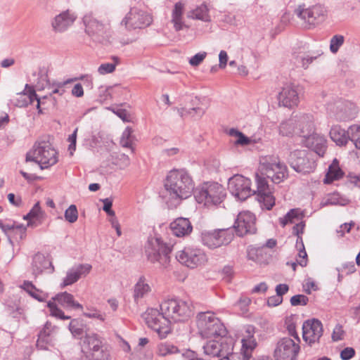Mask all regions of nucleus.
I'll return each mask as SVG.
<instances>
[{"mask_svg": "<svg viewBox=\"0 0 360 360\" xmlns=\"http://www.w3.org/2000/svg\"><path fill=\"white\" fill-rule=\"evenodd\" d=\"M255 181L257 191H253L251 188L250 179L240 174H236L229 179L228 189L233 195L241 201L256 194L257 200L262 209L271 210L275 205V197L273 195V192L266 178L257 173Z\"/></svg>", "mask_w": 360, "mask_h": 360, "instance_id": "1", "label": "nucleus"}, {"mask_svg": "<svg viewBox=\"0 0 360 360\" xmlns=\"http://www.w3.org/2000/svg\"><path fill=\"white\" fill-rule=\"evenodd\" d=\"M165 189L176 206L183 199L188 198L193 191L194 183L188 172L184 169L171 170L165 182Z\"/></svg>", "mask_w": 360, "mask_h": 360, "instance_id": "2", "label": "nucleus"}, {"mask_svg": "<svg viewBox=\"0 0 360 360\" xmlns=\"http://www.w3.org/2000/svg\"><path fill=\"white\" fill-rule=\"evenodd\" d=\"M196 324L200 335L204 338H220L221 340L227 333L224 323L210 311L199 313Z\"/></svg>", "mask_w": 360, "mask_h": 360, "instance_id": "3", "label": "nucleus"}, {"mask_svg": "<svg viewBox=\"0 0 360 360\" xmlns=\"http://www.w3.org/2000/svg\"><path fill=\"white\" fill-rule=\"evenodd\" d=\"M26 162H34L41 169H47L57 163L58 153L49 142H36L27 152Z\"/></svg>", "mask_w": 360, "mask_h": 360, "instance_id": "4", "label": "nucleus"}, {"mask_svg": "<svg viewBox=\"0 0 360 360\" xmlns=\"http://www.w3.org/2000/svg\"><path fill=\"white\" fill-rule=\"evenodd\" d=\"M160 307L162 314L169 321V326L172 322L184 321L191 315L190 304L179 298L165 300Z\"/></svg>", "mask_w": 360, "mask_h": 360, "instance_id": "5", "label": "nucleus"}, {"mask_svg": "<svg viewBox=\"0 0 360 360\" xmlns=\"http://www.w3.org/2000/svg\"><path fill=\"white\" fill-rule=\"evenodd\" d=\"M172 247L164 243L160 238L149 237L145 246L148 259L152 263L166 266L170 261Z\"/></svg>", "mask_w": 360, "mask_h": 360, "instance_id": "6", "label": "nucleus"}, {"mask_svg": "<svg viewBox=\"0 0 360 360\" xmlns=\"http://www.w3.org/2000/svg\"><path fill=\"white\" fill-rule=\"evenodd\" d=\"M224 188L218 183H205L194 191V197L200 204L206 207L217 205L224 199Z\"/></svg>", "mask_w": 360, "mask_h": 360, "instance_id": "7", "label": "nucleus"}, {"mask_svg": "<svg viewBox=\"0 0 360 360\" xmlns=\"http://www.w3.org/2000/svg\"><path fill=\"white\" fill-rule=\"evenodd\" d=\"M261 176L271 179L274 184H279L288 177V168L277 157L266 156L260 160Z\"/></svg>", "mask_w": 360, "mask_h": 360, "instance_id": "8", "label": "nucleus"}, {"mask_svg": "<svg viewBox=\"0 0 360 360\" xmlns=\"http://www.w3.org/2000/svg\"><path fill=\"white\" fill-rule=\"evenodd\" d=\"M82 351L89 360H108L110 351L98 335L91 333L84 337Z\"/></svg>", "mask_w": 360, "mask_h": 360, "instance_id": "9", "label": "nucleus"}, {"mask_svg": "<svg viewBox=\"0 0 360 360\" xmlns=\"http://www.w3.org/2000/svg\"><path fill=\"white\" fill-rule=\"evenodd\" d=\"M85 32L91 39L98 43H103L111 35L110 25L108 22H103L96 18L91 14L83 17Z\"/></svg>", "mask_w": 360, "mask_h": 360, "instance_id": "10", "label": "nucleus"}, {"mask_svg": "<svg viewBox=\"0 0 360 360\" xmlns=\"http://www.w3.org/2000/svg\"><path fill=\"white\" fill-rule=\"evenodd\" d=\"M290 167L297 172L304 174L314 171L316 160L313 152L306 150H297L290 153Z\"/></svg>", "mask_w": 360, "mask_h": 360, "instance_id": "11", "label": "nucleus"}, {"mask_svg": "<svg viewBox=\"0 0 360 360\" xmlns=\"http://www.w3.org/2000/svg\"><path fill=\"white\" fill-rule=\"evenodd\" d=\"M231 228L204 231L201 233V240L204 245L210 249L229 245L233 239Z\"/></svg>", "mask_w": 360, "mask_h": 360, "instance_id": "12", "label": "nucleus"}, {"mask_svg": "<svg viewBox=\"0 0 360 360\" xmlns=\"http://www.w3.org/2000/svg\"><path fill=\"white\" fill-rule=\"evenodd\" d=\"M153 22L152 15L146 11L134 7L121 21L127 30H135L144 29L148 27Z\"/></svg>", "mask_w": 360, "mask_h": 360, "instance_id": "13", "label": "nucleus"}, {"mask_svg": "<svg viewBox=\"0 0 360 360\" xmlns=\"http://www.w3.org/2000/svg\"><path fill=\"white\" fill-rule=\"evenodd\" d=\"M143 319L148 326L157 332L160 338H165L171 332L169 322L162 312L158 309L149 308L143 314Z\"/></svg>", "mask_w": 360, "mask_h": 360, "instance_id": "14", "label": "nucleus"}, {"mask_svg": "<svg viewBox=\"0 0 360 360\" xmlns=\"http://www.w3.org/2000/svg\"><path fill=\"white\" fill-rule=\"evenodd\" d=\"M300 350L298 342L290 338H283L276 343L273 356L275 360H295Z\"/></svg>", "mask_w": 360, "mask_h": 360, "instance_id": "15", "label": "nucleus"}, {"mask_svg": "<svg viewBox=\"0 0 360 360\" xmlns=\"http://www.w3.org/2000/svg\"><path fill=\"white\" fill-rule=\"evenodd\" d=\"M296 15L309 26L323 22L326 17V10L321 5H315L306 8L300 5L295 11Z\"/></svg>", "mask_w": 360, "mask_h": 360, "instance_id": "16", "label": "nucleus"}, {"mask_svg": "<svg viewBox=\"0 0 360 360\" xmlns=\"http://www.w3.org/2000/svg\"><path fill=\"white\" fill-rule=\"evenodd\" d=\"M176 259L185 266L193 269L204 264L207 257L203 250L196 248L188 247L176 255Z\"/></svg>", "mask_w": 360, "mask_h": 360, "instance_id": "17", "label": "nucleus"}, {"mask_svg": "<svg viewBox=\"0 0 360 360\" xmlns=\"http://www.w3.org/2000/svg\"><path fill=\"white\" fill-rule=\"evenodd\" d=\"M255 221V216L252 212H240L233 224L237 236L243 237L248 233H255L256 231Z\"/></svg>", "mask_w": 360, "mask_h": 360, "instance_id": "18", "label": "nucleus"}, {"mask_svg": "<svg viewBox=\"0 0 360 360\" xmlns=\"http://www.w3.org/2000/svg\"><path fill=\"white\" fill-rule=\"evenodd\" d=\"M278 103L285 108H292L300 102L299 86L294 84H285L278 95Z\"/></svg>", "mask_w": 360, "mask_h": 360, "instance_id": "19", "label": "nucleus"}, {"mask_svg": "<svg viewBox=\"0 0 360 360\" xmlns=\"http://www.w3.org/2000/svg\"><path fill=\"white\" fill-rule=\"evenodd\" d=\"M323 335L322 323L316 319L307 320L302 325V336L309 345L319 342Z\"/></svg>", "mask_w": 360, "mask_h": 360, "instance_id": "20", "label": "nucleus"}, {"mask_svg": "<svg viewBox=\"0 0 360 360\" xmlns=\"http://www.w3.org/2000/svg\"><path fill=\"white\" fill-rule=\"evenodd\" d=\"M203 349L205 354L207 356L212 357L224 356L229 359V355L231 354V351H233V347L226 342L210 340L203 346Z\"/></svg>", "mask_w": 360, "mask_h": 360, "instance_id": "21", "label": "nucleus"}, {"mask_svg": "<svg viewBox=\"0 0 360 360\" xmlns=\"http://www.w3.org/2000/svg\"><path fill=\"white\" fill-rule=\"evenodd\" d=\"M92 266L89 264H80L73 266L68 270L65 277L60 284L61 288L72 285L80 278L86 276L91 271Z\"/></svg>", "mask_w": 360, "mask_h": 360, "instance_id": "22", "label": "nucleus"}, {"mask_svg": "<svg viewBox=\"0 0 360 360\" xmlns=\"http://www.w3.org/2000/svg\"><path fill=\"white\" fill-rule=\"evenodd\" d=\"M255 328L252 326H248L243 335L241 340L242 347L240 355L243 356V360H250L252 357V353L256 348L257 343L254 337Z\"/></svg>", "mask_w": 360, "mask_h": 360, "instance_id": "23", "label": "nucleus"}, {"mask_svg": "<svg viewBox=\"0 0 360 360\" xmlns=\"http://www.w3.org/2000/svg\"><path fill=\"white\" fill-rule=\"evenodd\" d=\"M302 141L304 146L311 150L309 152L316 153L319 156H323L325 153L326 141L323 136L313 132L302 138Z\"/></svg>", "mask_w": 360, "mask_h": 360, "instance_id": "24", "label": "nucleus"}, {"mask_svg": "<svg viewBox=\"0 0 360 360\" xmlns=\"http://www.w3.org/2000/svg\"><path fill=\"white\" fill-rule=\"evenodd\" d=\"M76 18V15L69 10L63 11L52 20V29L56 32H63L74 23Z\"/></svg>", "mask_w": 360, "mask_h": 360, "instance_id": "25", "label": "nucleus"}, {"mask_svg": "<svg viewBox=\"0 0 360 360\" xmlns=\"http://www.w3.org/2000/svg\"><path fill=\"white\" fill-rule=\"evenodd\" d=\"M31 269L32 274L34 278H37L46 271L50 274L54 271V267L49 259L41 253H37L34 255Z\"/></svg>", "mask_w": 360, "mask_h": 360, "instance_id": "26", "label": "nucleus"}, {"mask_svg": "<svg viewBox=\"0 0 360 360\" xmlns=\"http://www.w3.org/2000/svg\"><path fill=\"white\" fill-rule=\"evenodd\" d=\"M172 233L177 237L188 236L193 231V226L188 218L178 217L170 224Z\"/></svg>", "mask_w": 360, "mask_h": 360, "instance_id": "27", "label": "nucleus"}, {"mask_svg": "<svg viewBox=\"0 0 360 360\" xmlns=\"http://www.w3.org/2000/svg\"><path fill=\"white\" fill-rule=\"evenodd\" d=\"M297 120V132L302 138L314 132V119L311 114H304L299 117L295 116Z\"/></svg>", "mask_w": 360, "mask_h": 360, "instance_id": "28", "label": "nucleus"}, {"mask_svg": "<svg viewBox=\"0 0 360 360\" xmlns=\"http://www.w3.org/2000/svg\"><path fill=\"white\" fill-rule=\"evenodd\" d=\"M184 8L185 4L181 1H178L174 4L172 11L171 22L176 32L188 27L184 21Z\"/></svg>", "mask_w": 360, "mask_h": 360, "instance_id": "29", "label": "nucleus"}, {"mask_svg": "<svg viewBox=\"0 0 360 360\" xmlns=\"http://www.w3.org/2000/svg\"><path fill=\"white\" fill-rule=\"evenodd\" d=\"M331 140L339 146H345L350 141V134L348 129L345 130L339 125H334L329 132Z\"/></svg>", "mask_w": 360, "mask_h": 360, "instance_id": "30", "label": "nucleus"}, {"mask_svg": "<svg viewBox=\"0 0 360 360\" xmlns=\"http://www.w3.org/2000/svg\"><path fill=\"white\" fill-rule=\"evenodd\" d=\"M53 300L64 308L83 309V306L75 300L72 295L67 292L57 294Z\"/></svg>", "mask_w": 360, "mask_h": 360, "instance_id": "31", "label": "nucleus"}, {"mask_svg": "<svg viewBox=\"0 0 360 360\" xmlns=\"http://www.w3.org/2000/svg\"><path fill=\"white\" fill-rule=\"evenodd\" d=\"M151 288L145 277L139 278L134 288V299L136 302L144 298L150 292Z\"/></svg>", "mask_w": 360, "mask_h": 360, "instance_id": "32", "label": "nucleus"}, {"mask_svg": "<svg viewBox=\"0 0 360 360\" xmlns=\"http://www.w3.org/2000/svg\"><path fill=\"white\" fill-rule=\"evenodd\" d=\"M297 120L296 117H291L289 119L283 121L278 127L279 134L283 136H291L297 132Z\"/></svg>", "mask_w": 360, "mask_h": 360, "instance_id": "33", "label": "nucleus"}, {"mask_svg": "<svg viewBox=\"0 0 360 360\" xmlns=\"http://www.w3.org/2000/svg\"><path fill=\"white\" fill-rule=\"evenodd\" d=\"M187 17L193 20H199L203 22L211 21V18L209 15V9L205 4L188 12Z\"/></svg>", "mask_w": 360, "mask_h": 360, "instance_id": "34", "label": "nucleus"}, {"mask_svg": "<svg viewBox=\"0 0 360 360\" xmlns=\"http://www.w3.org/2000/svg\"><path fill=\"white\" fill-rule=\"evenodd\" d=\"M228 134L230 136L236 138V140L234 141V145L236 146H246L258 142V140L246 136L243 132L235 128L230 129L228 131Z\"/></svg>", "mask_w": 360, "mask_h": 360, "instance_id": "35", "label": "nucleus"}, {"mask_svg": "<svg viewBox=\"0 0 360 360\" xmlns=\"http://www.w3.org/2000/svg\"><path fill=\"white\" fill-rule=\"evenodd\" d=\"M342 175L343 172L340 169L338 160L335 159L329 166L323 181L325 184H328L333 181L340 179Z\"/></svg>", "mask_w": 360, "mask_h": 360, "instance_id": "36", "label": "nucleus"}, {"mask_svg": "<svg viewBox=\"0 0 360 360\" xmlns=\"http://www.w3.org/2000/svg\"><path fill=\"white\" fill-rule=\"evenodd\" d=\"M20 288L26 291L35 300L43 302L46 298V295L41 290L37 288L31 281H25Z\"/></svg>", "mask_w": 360, "mask_h": 360, "instance_id": "37", "label": "nucleus"}, {"mask_svg": "<svg viewBox=\"0 0 360 360\" xmlns=\"http://www.w3.org/2000/svg\"><path fill=\"white\" fill-rule=\"evenodd\" d=\"M132 133V129L127 127L122 132L120 139V145L122 148H129L131 153H134L135 150L134 147L135 137Z\"/></svg>", "mask_w": 360, "mask_h": 360, "instance_id": "38", "label": "nucleus"}, {"mask_svg": "<svg viewBox=\"0 0 360 360\" xmlns=\"http://www.w3.org/2000/svg\"><path fill=\"white\" fill-rule=\"evenodd\" d=\"M302 218L299 209H291L283 217L280 218V224L285 226L288 224L298 223Z\"/></svg>", "mask_w": 360, "mask_h": 360, "instance_id": "39", "label": "nucleus"}, {"mask_svg": "<svg viewBox=\"0 0 360 360\" xmlns=\"http://www.w3.org/2000/svg\"><path fill=\"white\" fill-rule=\"evenodd\" d=\"M179 349L168 342H162L158 345L156 353L160 356H166L167 355L179 353Z\"/></svg>", "mask_w": 360, "mask_h": 360, "instance_id": "40", "label": "nucleus"}, {"mask_svg": "<svg viewBox=\"0 0 360 360\" xmlns=\"http://www.w3.org/2000/svg\"><path fill=\"white\" fill-rule=\"evenodd\" d=\"M348 133L350 134V141L354 147L360 150V124H352L348 127Z\"/></svg>", "mask_w": 360, "mask_h": 360, "instance_id": "41", "label": "nucleus"}, {"mask_svg": "<svg viewBox=\"0 0 360 360\" xmlns=\"http://www.w3.org/2000/svg\"><path fill=\"white\" fill-rule=\"evenodd\" d=\"M347 203L346 200L342 199L338 193H334L329 194L325 200L321 202V206L327 205H345Z\"/></svg>", "mask_w": 360, "mask_h": 360, "instance_id": "42", "label": "nucleus"}, {"mask_svg": "<svg viewBox=\"0 0 360 360\" xmlns=\"http://www.w3.org/2000/svg\"><path fill=\"white\" fill-rule=\"evenodd\" d=\"M263 252V247H255L253 245H250L247 249V257L248 259L253 262H260Z\"/></svg>", "mask_w": 360, "mask_h": 360, "instance_id": "43", "label": "nucleus"}, {"mask_svg": "<svg viewBox=\"0 0 360 360\" xmlns=\"http://www.w3.org/2000/svg\"><path fill=\"white\" fill-rule=\"evenodd\" d=\"M114 63H102L98 68V72L100 75H106L112 73L115 71V67L120 63V59L117 56L112 58Z\"/></svg>", "mask_w": 360, "mask_h": 360, "instance_id": "44", "label": "nucleus"}, {"mask_svg": "<svg viewBox=\"0 0 360 360\" xmlns=\"http://www.w3.org/2000/svg\"><path fill=\"white\" fill-rule=\"evenodd\" d=\"M41 214V207L39 205V202H37L33 207L31 209V210L23 217V219L25 220H27V226H32L33 222L32 219H38L40 217V215Z\"/></svg>", "mask_w": 360, "mask_h": 360, "instance_id": "45", "label": "nucleus"}, {"mask_svg": "<svg viewBox=\"0 0 360 360\" xmlns=\"http://www.w3.org/2000/svg\"><path fill=\"white\" fill-rule=\"evenodd\" d=\"M50 333L45 330L40 331L37 341V347L39 349H48V345L51 343Z\"/></svg>", "mask_w": 360, "mask_h": 360, "instance_id": "46", "label": "nucleus"}, {"mask_svg": "<svg viewBox=\"0 0 360 360\" xmlns=\"http://www.w3.org/2000/svg\"><path fill=\"white\" fill-rule=\"evenodd\" d=\"M20 98H25V101L21 103V105H28L30 104L33 103L34 101L37 102V108L39 109V112H41V110L40 109L41 100L35 93V91H32L29 93V94H26L24 93L20 94Z\"/></svg>", "mask_w": 360, "mask_h": 360, "instance_id": "47", "label": "nucleus"}, {"mask_svg": "<svg viewBox=\"0 0 360 360\" xmlns=\"http://www.w3.org/2000/svg\"><path fill=\"white\" fill-rule=\"evenodd\" d=\"M50 309L51 315L62 320H68L70 316L65 315L64 312L59 309L55 302H49L47 304Z\"/></svg>", "mask_w": 360, "mask_h": 360, "instance_id": "48", "label": "nucleus"}, {"mask_svg": "<svg viewBox=\"0 0 360 360\" xmlns=\"http://www.w3.org/2000/svg\"><path fill=\"white\" fill-rule=\"evenodd\" d=\"M345 41V37L340 34L334 35L330 41V50L332 53H335L338 51L340 46Z\"/></svg>", "mask_w": 360, "mask_h": 360, "instance_id": "49", "label": "nucleus"}, {"mask_svg": "<svg viewBox=\"0 0 360 360\" xmlns=\"http://www.w3.org/2000/svg\"><path fill=\"white\" fill-rule=\"evenodd\" d=\"M84 316L90 319H97L100 321H103L105 320L104 316L101 311L93 307H86V311L83 313Z\"/></svg>", "mask_w": 360, "mask_h": 360, "instance_id": "50", "label": "nucleus"}, {"mask_svg": "<svg viewBox=\"0 0 360 360\" xmlns=\"http://www.w3.org/2000/svg\"><path fill=\"white\" fill-rule=\"evenodd\" d=\"M114 161L115 164L122 169L129 167L131 162L129 156L124 153H118Z\"/></svg>", "mask_w": 360, "mask_h": 360, "instance_id": "51", "label": "nucleus"}, {"mask_svg": "<svg viewBox=\"0 0 360 360\" xmlns=\"http://www.w3.org/2000/svg\"><path fill=\"white\" fill-rule=\"evenodd\" d=\"M65 219L70 223L75 222L78 219V212L76 205H71L65 212Z\"/></svg>", "mask_w": 360, "mask_h": 360, "instance_id": "52", "label": "nucleus"}, {"mask_svg": "<svg viewBox=\"0 0 360 360\" xmlns=\"http://www.w3.org/2000/svg\"><path fill=\"white\" fill-rule=\"evenodd\" d=\"M77 80V77L68 79L64 82H57L53 84V89L52 90L53 94H58L62 96L65 93L64 86L72 82H74Z\"/></svg>", "mask_w": 360, "mask_h": 360, "instance_id": "53", "label": "nucleus"}, {"mask_svg": "<svg viewBox=\"0 0 360 360\" xmlns=\"http://www.w3.org/2000/svg\"><path fill=\"white\" fill-rule=\"evenodd\" d=\"M69 330L74 336L82 335L83 328L81 321L79 319H72L69 324Z\"/></svg>", "mask_w": 360, "mask_h": 360, "instance_id": "54", "label": "nucleus"}, {"mask_svg": "<svg viewBox=\"0 0 360 360\" xmlns=\"http://www.w3.org/2000/svg\"><path fill=\"white\" fill-rule=\"evenodd\" d=\"M179 111L181 117H184L186 115H191L192 116L197 115L198 117H202L205 113V110L200 107L192 108L188 110L181 108Z\"/></svg>", "mask_w": 360, "mask_h": 360, "instance_id": "55", "label": "nucleus"}, {"mask_svg": "<svg viewBox=\"0 0 360 360\" xmlns=\"http://www.w3.org/2000/svg\"><path fill=\"white\" fill-rule=\"evenodd\" d=\"M309 298L304 295H296L290 298V304L292 306H305L307 304Z\"/></svg>", "mask_w": 360, "mask_h": 360, "instance_id": "56", "label": "nucleus"}, {"mask_svg": "<svg viewBox=\"0 0 360 360\" xmlns=\"http://www.w3.org/2000/svg\"><path fill=\"white\" fill-rule=\"evenodd\" d=\"M27 228L22 224H16L13 232L11 233L18 240H22L26 236Z\"/></svg>", "mask_w": 360, "mask_h": 360, "instance_id": "57", "label": "nucleus"}, {"mask_svg": "<svg viewBox=\"0 0 360 360\" xmlns=\"http://www.w3.org/2000/svg\"><path fill=\"white\" fill-rule=\"evenodd\" d=\"M295 224V225L292 228V233L297 236L296 245L298 247L299 243H302V238L300 235L303 233L305 225L302 221Z\"/></svg>", "mask_w": 360, "mask_h": 360, "instance_id": "58", "label": "nucleus"}, {"mask_svg": "<svg viewBox=\"0 0 360 360\" xmlns=\"http://www.w3.org/2000/svg\"><path fill=\"white\" fill-rule=\"evenodd\" d=\"M321 53H318L316 56H310V55H306V56H297L298 58L300 60L302 63V67L304 69L308 68L309 65L315 60L319 56H321Z\"/></svg>", "mask_w": 360, "mask_h": 360, "instance_id": "59", "label": "nucleus"}, {"mask_svg": "<svg viewBox=\"0 0 360 360\" xmlns=\"http://www.w3.org/2000/svg\"><path fill=\"white\" fill-rule=\"evenodd\" d=\"M77 131L78 127H76L72 134H70L68 138V141L70 143L68 150L70 151L71 155H73V152L76 150Z\"/></svg>", "mask_w": 360, "mask_h": 360, "instance_id": "60", "label": "nucleus"}, {"mask_svg": "<svg viewBox=\"0 0 360 360\" xmlns=\"http://www.w3.org/2000/svg\"><path fill=\"white\" fill-rule=\"evenodd\" d=\"M297 248L300 249L299 257L300 258V260H297V262L300 266H305L307 264V255L305 251L303 242L299 243V245Z\"/></svg>", "mask_w": 360, "mask_h": 360, "instance_id": "61", "label": "nucleus"}, {"mask_svg": "<svg viewBox=\"0 0 360 360\" xmlns=\"http://www.w3.org/2000/svg\"><path fill=\"white\" fill-rule=\"evenodd\" d=\"M207 56L206 52H200L192 56L189 60V63L192 66H198L200 65Z\"/></svg>", "mask_w": 360, "mask_h": 360, "instance_id": "62", "label": "nucleus"}, {"mask_svg": "<svg viewBox=\"0 0 360 360\" xmlns=\"http://www.w3.org/2000/svg\"><path fill=\"white\" fill-rule=\"evenodd\" d=\"M343 335L344 330L342 329V326L339 324L336 325L332 334L333 340L335 342L341 340L343 338Z\"/></svg>", "mask_w": 360, "mask_h": 360, "instance_id": "63", "label": "nucleus"}, {"mask_svg": "<svg viewBox=\"0 0 360 360\" xmlns=\"http://www.w3.org/2000/svg\"><path fill=\"white\" fill-rule=\"evenodd\" d=\"M355 355V350L352 347H346L340 352L342 360H349Z\"/></svg>", "mask_w": 360, "mask_h": 360, "instance_id": "64", "label": "nucleus"}]
</instances>
